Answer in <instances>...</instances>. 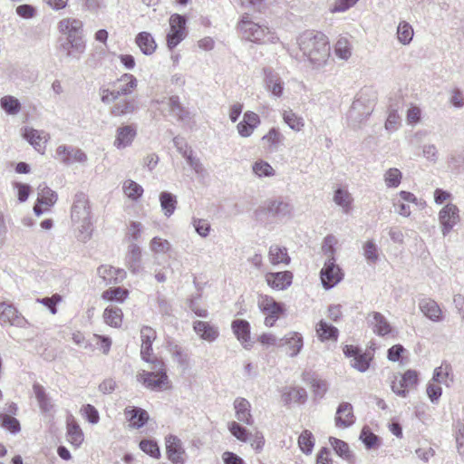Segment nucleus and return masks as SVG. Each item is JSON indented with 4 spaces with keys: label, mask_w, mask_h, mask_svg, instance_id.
<instances>
[{
    "label": "nucleus",
    "mask_w": 464,
    "mask_h": 464,
    "mask_svg": "<svg viewBox=\"0 0 464 464\" xmlns=\"http://www.w3.org/2000/svg\"><path fill=\"white\" fill-rule=\"evenodd\" d=\"M297 44L314 68H321L326 64L330 57V44L325 34L321 32L305 31L298 37Z\"/></svg>",
    "instance_id": "obj_1"
},
{
    "label": "nucleus",
    "mask_w": 464,
    "mask_h": 464,
    "mask_svg": "<svg viewBox=\"0 0 464 464\" xmlns=\"http://www.w3.org/2000/svg\"><path fill=\"white\" fill-rule=\"evenodd\" d=\"M376 100L375 92L369 88L362 89L355 96L348 111L349 124L357 128L363 123L372 113Z\"/></svg>",
    "instance_id": "obj_2"
},
{
    "label": "nucleus",
    "mask_w": 464,
    "mask_h": 464,
    "mask_svg": "<svg viewBox=\"0 0 464 464\" xmlns=\"http://www.w3.org/2000/svg\"><path fill=\"white\" fill-rule=\"evenodd\" d=\"M73 229L78 232H92V217L88 197L83 192L75 194L71 208Z\"/></svg>",
    "instance_id": "obj_3"
},
{
    "label": "nucleus",
    "mask_w": 464,
    "mask_h": 464,
    "mask_svg": "<svg viewBox=\"0 0 464 464\" xmlns=\"http://www.w3.org/2000/svg\"><path fill=\"white\" fill-rule=\"evenodd\" d=\"M150 364V371L143 370L140 372L137 375V380L146 388L153 391L169 388V380L164 362L158 358H154Z\"/></svg>",
    "instance_id": "obj_4"
},
{
    "label": "nucleus",
    "mask_w": 464,
    "mask_h": 464,
    "mask_svg": "<svg viewBox=\"0 0 464 464\" xmlns=\"http://www.w3.org/2000/svg\"><path fill=\"white\" fill-rule=\"evenodd\" d=\"M242 37L257 44L275 43L276 37L266 25L255 23L248 14H244L238 23Z\"/></svg>",
    "instance_id": "obj_5"
},
{
    "label": "nucleus",
    "mask_w": 464,
    "mask_h": 464,
    "mask_svg": "<svg viewBox=\"0 0 464 464\" xmlns=\"http://www.w3.org/2000/svg\"><path fill=\"white\" fill-rule=\"evenodd\" d=\"M58 30L70 40L72 49L79 54L85 50L82 39V22L76 18H64L58 23Z\"/></svg>",
    "instance_id": "obj_6"
},
{
    "label": "nucleus",
    "mask_w": 464,
    "mask_h": 464,
    "mask_svg": "<svg viewBox=\"0 0 464 464\" xmlns=\"http://www.w3.org/2000/svg\"><path fill=\"white\" fill-rule=\"evenodd\" d=\"M187 19L184 15L174 14L169 18L170 32L167 35L169 49L175 48L186 36Z\"/></svg>",
    "instance_id": "obj_7"
},
{
    "label": "nucleus",
    "mask_w": 464,
    "mask_h": 464,
    "mask_svg": "<svg viewBox=\"0 0 464 464\" xmlns=\"http://www.w3.org/2000/svg\"><path fill=\"white\" fill-rule=\"evenodd\" d=\"M343 274L341 268L335 264L334 257L328 258L320 272L322 285L325 289H331L336 285L342 279Z\"/></svg>",
    "instance_id": "obj_8"
},
{
    "label": "nucleus",
    "mask_w": 464,
    "mask_h": 464,
    "mask_svg": "<svg viewBox=\"0 0 464 464\" xmlns=\"http://www.w3.org/2000/svg\"><path fill=\"white\" fill-rule=\"evenodd\" d=\"M0 323L20 328H24L28 324V321L13 304L5 302L0 303Z\"/></svg>",
    "instance_id": "obj_9"
},
{
    "label": "nucleus",
    "mask_w": 464,
    "mask_h": 464,
    "mask_svg": "<svg viewBox=\"0 0 464 464\" xmlns=\"http://www.w3.org/2000/svg\"><path fill=\"white\" fill-rule=\"evenodd\" d=\"M265 88L271 95L279 99L284 93V82L279 74L273 71L272 68L266 67L263 69Z\"/></svg>",
    "instance_id": "obj_10"
},
{
    "label": "nucleus",
    "mask_w": 464,
    "mask_h": 464,
    "mask_svg": "<svg viewBox=\"0 0 464 464\" xmlns=\"http://www.w3.org/2000/svg\"><path fill=\"white\" fill-rule=\"evenodd\" d=\"M56 157L66 165H70L72 162L82 163L87 160L86 154L81 149L67 145H60L56 149Z\"/></svg>",
    "instance_id": "obj_11"
},
{
    "label": "nucleus",
    "mask_w": 464,
    "mask_h": 464,
    "mask_svg": "<svg viewBox=\"0 0 464 464\" xmlns=\"http://www.w3.org/2000/svg\"><path fill=\"white\" fill-rule=\"evenodd\" d=\"M137 135V127L134 124L121 125L117 128L114 147L123 150L130 147Z\"/></svg>",
    "instance_id": "obj_12"
},
{
    "label": "nucleus",
    "mask_w": 464,
    "mask_h": 464,
    "mask_svg": "<svg viewBox=\"0 0 464 464\" xmlns=\"http://www.w3.org/2000/svg\"><path fill=\"white\" fill-rule=\"evenodd\" d=\"M140 338H141V347H140V355L141 358L147 362H151V361L155 358L152 357V343L156 339V332L150 326H143L140 330Z\"/></svg>",
    "instance_id": "obj_13"
},
{
    "label": "nucleus",
    "mask_w": 464,
    "mask_h": 464,
    "mask_svg": "<svg viewBox=\"0 0 464 464\" xmlns=\"http://www.w3.org/2000/svg\"><path fill=\"white\" fill-rule=\"evenodd\" d=\"M260 124L259 116L251 111L244 113L243 120L237 125V130L241 137L247 138Z\"/></svg>",
    "instance_id": "obj_14"
},
{
    "label": "nucleus",
    "mask_w": 464,
    "mask_h": 464,
    "mask_svg": "<svg viewBox=\"0 0 464 464\" xmlns=\"http://www.w3.org/2000/svg\"><path fill=\"white\" fill-rule=\"evenodd\" d=\"M267 285L276 290H285L293 281V274L290 271L270 272L266 275Z\"/></svg>",
    "instance_id": "obj_15"
},
{
    "label": "nucleus",
    "mask_w": 464,
    "mask_h": 464,
    "mask_svg": "<svg viewBox=\"0 0 464 464\" xmlns=\"http://www.w3.org/2000/svg\"><path fill=\"white\" fill-rule=\"evenodd\" d=\"M439 219L444 230H450L459 221V208L456 205L449 203L441 208Z\"/></svg>",
    "instance_id": "obj_16"
},
{
    "label": "nucleus",
    "mask_w": 464,
    "mask_h": 464,
    "mask_svg": "<svg viewBox=\"0 0 464 464\" xmlns=\"http://www.w3.org/2000/svg\"><path fill=\"white\" fill-rule=\"evenodd\" d=\"M419 308L421 313L430 321L438 323L442 321V311L436 301L429 297L419 300Z\"/></svg>",
    "instance_id": "obj_17"
},
{
    "label": "nucleus",
    "mask_w": 464,
    "mask_h": 464,
    "mask_svg": "<svg viewBox=\"0 0 464 464\" xmlns=\"http://www.w3.org/2000/svg\"><path fill=\"white\" fill-rule=\"evenodd\" d=\"M97 273L107 285L120 284L126 277V272L123 269L115 268L108 265L100 266L97 269Z\"/></svg>",
    "instance_id": "obj_18"
},
{
    "label": "nucleus",
    "mask_w": 464,
    "mask_h": 464,
    "mask_svg": "<svg viewBox=\"0 0 464 464\" xmlns=\"http://www.w3.org/2000/svg\"><path fill=\"white\" fill-rule=\"evenodd\" d=\"M124 414L130 423V427L133 429H140L143 427L149 420L148 412L139 407L128 406L124 410Z\"/></svg>",
    "instance_id": "obj_19"
},
{
    "label": "nucleus",
    "mask_w": 464,
    "mask_h": 464,
    "mask_svg": "<svg viewBox=\"0 0 464 464\" xmlns=\"http://www.w3.org/2000/svg\"><path fill=\"white\" fill-rule=\"evenodd\" d=\"M304 345L303 337L299 333L291 332L279 339L278 347H288V354L290 357H295Z\"/></svg>",
    "instance_id": "obj_20"
},
{
    "label": "nucleus",
    "mask_w": 464,
    "mask_h": 464,
    "mask_svg": "<svg viewBox=\"0 0 464 464\" xmlns=\"http://www.w3.org/2000/svg\"><path fill=\"white\" fill-rule=\"evenodd\" d=\"M138 81L130 73H124L120 79L113 82L116 97L130 94L137 87Z\"/></svg>",
    "instance_id": "obj_21"
},
{
    "label": "nucleus",
    "mask_w": 464,
    "mask_h": 464,
    "mask_svg": "<svg viewBox=\"0 0 464 464\" xmlns=\"http://www.w3.org/2000/svg\"><path fill=\"white\" fill-rule=\"evenodd\" d=\"M259 309L266 314L280 316L285 312L283 303L276 302L272 296L261 295L258 297Z\"/></svg>",
    "instance_id": "obj_22"
},
{
    "label": "nucleus",
    "mask_w": 464,
    "mask_h": 464,
    "mask_svg": "<svg viewBox=\"0 0 464 464\" xmlns=\"http://www.w3.org/2000/svg\"><path fill=\"white\" fill-rule=\"evenodd\" d=\"M334 420L337 427L347 428L352 426L355 421L352 404L349 402L340 403Z\"/></svg>",
    "instance_id": "obj_23"
},
{
    "label": "nucleus",
    "mask_w": 464,
    "mask_h": 464,
    "mask_svg": "<svg viewBox=\"0 0 464 464\" xmlns=\"http://www.w3.org/2000/svg\"><path fill=\"white\" fill-rule=\"evenodd\" d=\"M368 323L373 332L379 336H385L392 332V326L387 319L379 312H372L368 315Z\"/></svg>",
    "instance_id": "obj_24"
},
{
    "label": "nucleus",
    "mask_w": 464,
    "mask_h": 464,
    "mask_svg": "<svg viewBox=\"0 0 464 464\" xmlns=\"http://www.w3.org/2000/svg\"><path fill=\"white\" fill-rule=\"evenodd\" d=\"M193 330L203 340L214 342L219 335L218 328L205 321H195Z\"/></svg>",
    "instance_id": "obj_25"
},
{
    "label": "nucleus",
    "mask_w": 464,
    "mask_h": 464,
    "mask_svg": "<svg viewBox=\"0 0 464 464\" xmlns=\"http://www.w3.org/2000/svg\"><path fill=\"white\" fill-rule=\"evenodd\" d=\"M266 210L268 214L278 218H284L290 216L293 207L283 199H274L266 203Z\"/></svg>",
    "instance_id": "obj_26"
},
{
    "label": "nucleus",
    "mask_w": 464,
    "mask_h": 464,
    "mask_svg": "<svg viewBox=\"0 0 464 464\" xmlns=\"http://www.w3.org/2000/svg\"><path fill=\"white\" fill-rule=\"evenodd\" d=\"M166 450L169 459L174 464L183 463L182 455L184 453V450L181 448V442L178 437L169 435L166 438Z\"/></svg>",
    "instance_id": "obj_27"
},
{
    "label": "nucleus",
    "mask_w": 464,
    "mask_h": 464,
    "mask_svg": "<svg viewBox=\"0 0 464 464\" xmlns=\"http://www.w3.org/2000/svg\"><path fill=\"white\" fill-rule=\"evenodd\" d=\"M234 408L236 411V418L240 422L246 425H252L254 420L251 415V405L245 398L238 397L234 401Z\"/></svg>",
    "instance_id": "obj_28"
},
{
    "label": "nucleus",
    "mask_w": 464,
    "mask_h": 464,
    "mask_svg": "<svg viewBox=\"0 0 464 464\" xmlns=\"http://www.w3.org/2000/svg\"><path fill=\"white\" fill-rule=\"evenodd\" d=\"M285 136L277 128H271L269 131L262 137V141L266 145L268 152H276L284 144Z\"/></svg>",
    "instance_id": "obj_29"
},
{
    "label": "nucleus",
    "mask_w": 464,
    "mask_h": 464,
    "mask_svg": "<svg viewBox=\"0 0 464 464\" xmlns=\"http://www.w3.org/2000/svg\"><path fill=\"white\" fill-rule=\"evenodd\" d=\"M168 106L172 115H174L178 121L188 122L191 120L190 111L180 103L179 96H170L168 101Z\"/></svg>",
    "instance_id": "obj_30"
},
{
    "label": "nucleus",
    "mask_w": 464,
    "mask_h": 464,
    "mask_svg": "<svg viewBox=\"0 0 464 464\" xmlns=\"http://www.w3.org/2000/svg\"><path fill=\"white\" fill-rule=\"evenodd\" d=\"M315 331L321 342L325 341H337L339 331L338 329L327 324L324 320H320L316 324Z\"/></svg>",
    "instance_id": "obj_31"
},
{
    "label": "nucleus",
    "mask_w": 464,
    "mask_h": 464,
    "mask_svg": "<svg viewBox=\"0 0 464 464\" xmlns=\"http://www.w3.org/2000/svg\"><path fill=\"white\" fill-rule=\"evenodd\" d=\"M307 392L302 387H289L285 388L282 394V400L285 404L291 402L304 403L306 401Z\"/></svg>",
    "instance_id": "obj_32"
},
{
    "label": "nucleus",
    "mask_w": 464,
    "mask_h": 464,
    "mask_svg": "<svg viewBox=\"0 0 464 464\" xmlns=\"http://www.w3.org/2000/svg\"><path fill=\"white\" fill-rule=\"evenodd\" d=\"M232 329L237 340L246 348V343L250 340V324L244 319H237L232 322Z\"/></svg>",
    "instance_id": "obj_33"
},
{
    "label": "nucleus",
    "mask_w": 464,
    "mask_h": 464,
    "mask_svg": "<svg viewBox=\"0 0 464 464\" xmlns=\"http://www.w3.org/2000/svg\"><path fill=\"white\" fill-rule=\"evenodd\" d=\"M140 258H141V250H140V246H137L136 244H130L129 246L126 261H127L129 269L133 274H137L140 270Z\"/></svg>",
    "instance_id": "obj_34"
},
{
    "label": "nucleus",
    "mask_w": 464,
    "mask_h": 464,
    "mask_svg": "<svg viewBox=\"0 0 464 464\" xmlns=\"http://www.w3.org/2000/svg\"><path fill=\"white\" fill-rule=\"evenodd\" d=\"M136 44L140 47V51L146 54H152L157 47L154 38L148 32H141L136 36Z\"/></svg>",
    "instance_id": "obj_35"
},
{
    "label": "nucleus",
    "mask_w": 464,
    "mask_h": 464,
    "mask_svg": "<svg viewBox=\"0 0 464 464\" xmlns=\"http://www.w3.org/2000/svg\"><path fill=\"white\" fill-rule=\"evenodd\" d=\"M138 109V102L135 99H124L111 108V113L114 116H122L134 112Z\"/></svg>",
    "instance_id": "obj_36"
},
{
    "label": "nucleus",
    "mask_w": 464,
    "mask_h": 464,
    "mask_svg": "<svg viewBox=\"0 0 464 464\" xmlns=\"http://www.w3.org/2000/svg\"><path fill=\"white\" fill-rule=\"evenodd\" d=\"M24 138L37 150L44 148L43 145L46 142L44 132L33 128H24Z\"/></svg>",
    "instance_id": "obj_37"
},
{
    "label": "nucleus",
    "mask_w": 464,
    "mask_h": 464,
    "mask_svg": "<svg viewBox=\"0 0 464 464\" xmlns=\"http://www.w3.org/2000/svg\"><path fill=\"white\" fill-rule=\"evenodd\" d=\"M37 201L45 207H51L57 201V194L51 189L45 183H41L38 188Z\"/></svg>",
    "instance_id": "obj_38"
},
{
    "label": "nucleus",
    "mask_w": 464,
    "mask_h": 464,
    "mask_svg": "<svg viewBox=\"0 0 464 464\" xmlns=\"http://www.w3.org/2000/svg\"><path fill=\"white\" fill-rule=\"evenodd\" d=\"M282 118L284 122L294 131H300L304 126V119L291 109L284 110Z\"/></svg>",
    "instance_id": "obj_39"
},
{
    "label": "nucleus",
    "mask_w": 464,
    "mask_h": 464,
    "mask_svg": "<svg viewBox=\"0 0 464 464\" xmlns=\"http://www.w3.org/2000/svg\"><path fill=\"white\" fill-rule=\"evenodd\" d=\"M67 440L75 447H79L83 441V432L74 420L67 422Z\"/></svg>",
    "instance_id": "obj_40"
},
{
    "label": "nucleus",
    "mask_w": 464,
    "mask_h": 464,
    "mask_svg": "<svg viewBox=\"0 0 464 464\" xmlns=\"http://www.w3.org/2000/svg\"><path fill=\"white\" fill-rule=\"evenodd\" d=\"M160 202L161 209L167 217H170L174 213L178 204L176 196L169 191L160 194Z\"/></svg>",
    "instance_id": "obj_41"
},
{
    "label": "nucleus",
    "mask_w": 464,
    "mask_h": 464,
    "mask_svg": "<svg viewBox=\"0 0 464 464\" xmlns=\"http://www.w3.org/2000/svg\"><path fill=\"white\" fill-rule=\"evenodd\" d=\"M335 55L342 60L347 61L352 55V44L345 36H341L334 45Z\"/></svg>",
    "instance_id": "obj_42"
},
{
    "label": "nucleus",
    "mask_w": 464,
    "mask_h": 464,
    "mask_svg": "<svg viewBox=\"0 0 464 464\" xmlns=\"http://www.w3.org/2000/svg\"><path fill=\"white\" fill-rule=\"evenodd\" d=\"M0 106L9 115H16L22 108L19 100L12 95H5L0 99Z\"/></svg>",
    "instance_id": "obj_43"
},
{
    "label": "nucleus",
    "mask_w": 464,
    "mask_h": 464,
    "mask_svg": "<svg viewBox=\"0 0 464 464\" xmlns=\"http://www.w3.org/2000/svg\"><path fill=\"white\" fill-rule=\"evenodd\" d=\"M269 260L273 265H278L281 263L288 264L290 262V257L285 247L271 246L269 249Z\"/></svg>",
    "instance_id": "obj_44"
},
{
    "label": "nucleus",
    "mask_w": 464,
    "mask_h": 464,
    "mask_svg": "<svg viewBox=\"0 0 464 464\" xmlns=\"http://www.w3.org/2000/svg\"><path fill=\"white\" fill-rule=\"evenodd\" d=\"M33 390L40 409L45 412L49 411L52 409L53 405L50 402V399L46 394L44 388L39 383H34L33 386Z\"/></svg>",
    "instance_id": "obj_45"
},
{
    "label": "nucleus",
    "mask_w": 464,
    "mask_h": 464,
    "mask_svg": "<svg viewBox=\"0 0 464 464\" xmlns=\"http://www.w3.org/2000/svg\"><path fill=\"white\" fill-rule=\"evenodd\" d=\"M122 189L124 194L133 201H137L143 194V188L131 179L124 181Z\"/></svg>",
    "instance_id": "obj_46"
},
{
    "label": "nucleus",
    "mask_w": 464,
    "mask_h": 464,
    "mask_svg": "<svg viewBox=\"0 0 464 464\" xmlns=\"http://www.w3.org/2000/svg\"><path fill=\"white\" fill-rule=\"evenodd\" d=\"M298 445L303 453L311 454L314 446V437L313 433L304 430L298 438Z\"/></svg>",
    "instance_id": "obj_47"
},
{
    "label": "nucleus",
    "mask_w": 464,
    "mask_h": 464,
    "mask_svg": "<svg viewBox=\"0 0 464 464\" xmlns=\"http://www.w3.org/2000/svg\"><path fill=\"white\" fill-rule=\"evenodd\" d=\"M397 37L401 44H409L413 37L412 26L408 22H400L397 28Z\"/></svg>",
    "instance_id": "obj_48"
},
{
    "label": "nucleus",
    "mask_w": 464,
    "mask_h": 464,
    "mask_svg": "<svg viewBox=\"0 0 464 464\" xmlns=\"http://www.w3.org/2000/svg\"><path fill=\"white\" fill-rule=\"evenodd\" d=\"M334 201L335 204L342 207L345 213H348L353 198L346 189L339 188L334 191Z\"/></svg>",
    "instance_id": "obj_49"
},
{
    "label": "nucleus",
    "mask_w": 464,
    "mask_h": 464,
    "mask_svg": "<svg viewBox=\"0 0 464 464\" xmlns=\"http://www.w3.org/2000/svg\"><path fill=\"white\" fill-rule=\"evenodd\" d=\"M329 441L336 454L344 459L351 461L353 454L350 451L349 445L345 441L334 437H330Z\"/></svg>",
    "instance_id": "obj_50"
},
{
    "label": "nucleus",
    "mask_w": 464,
    "mask_h": 464,
    "mask_svg": "<svg viewBox=\"0 0 464 464\" xmlns=\"http://www.w3.org/2000/svg\"><path fill=\"white\" fill-rule=\"evenodd\" d=\"M105 322L114 327H119L122 321V312L118 307H108L104 311Z\"/></svg>",
    "instance_id": "obj_51"
},
{
    "label": "nucleus",
    "mask_w": 464,
    "mask_h": 464,
    "mask_svg": "<svg viewBox=\"0 0 464 464\" xmlns=\"http://www.w3.org/2000/svg\"><path fill=\"white\" fill-rule=\"evenodd\" d=\"M129 295V291L121 287H111L102 293V298L108 301L123 302Z\"/></svg>",
    "instance_id": "obj_52"
},
{
    "label": "nucleus",
    "mask_w": 464,
    "mask_h": 464,
    "mask_svg": "<svg viewBox=\"0 0 464 464\" xmlns=\"http://www.w3.org/2000/svg\"><path fill=\"white\" fill-rule=\"evenodd\" d=\"M451 374V367L448 363H442L440 366L435 368L432 377V382L437 383H444L449 386L448 379Z\"/></svg>",
    "instance_id": "obj_53"
},
{
    "label": "nucleus",
    "mask_w": 464,
    "mask_h": 464,
    "mask_svg": "<svg viewBox=\"0 0 464 464\" xmlns=\"http://www.w3.org/2000/svg\"><path fill=\"white\" fill-rule=\"evenodd\" d=\"M0 425L13 434L18 433L21 430L19 420L5 413H0Z\"/></svg>",
    "instance_id": "obj_54"
},
{
    "label": "nucleus",
    "mask_w": 464,
    "mask_h": 464,
    "mask_svg": "<svg viewBox=\"0 0 464 464\" xmlns=\"http://www.w3.org/2000/svg\"><path fill=\"white\" fill-rule=\"evenodd\" d=\"M454 436L458 453L464 461V423L458 421L454 426Z\"/></svg>",
    "instance_id": "obj_55"
},
{
    "label": "nucleus",
    "mask_w": 464,
    "mask_h": 464,
    "mask_svg": "<svg viewBox=\"0 0 464 464\" xmlns=\"http://www.w3.org/2000/svg\"><path fill=\"white\" fill-rule=\"evenodd\" d=\"M402 174L397 168H391L384 173V181L388 188H397L401 184Z\"/></svg>",
    "instance_id": "obj_56"
},
{
    "label": "nucleus",
    "mask_w": 464,
    "mask_h": 464,
    "mask_svg": "<svg viewBox=\"0 0 464 464\" xmlns=\"http://www.w3.org/2000/svg\"><path fill=\"white\" fill-rule=\"evenodd\" d=\"M363 256L369 264H375L379 259L378 247L376 244L369 240L363 245Z\"/></svg>",
    "instance_id": "obj_57"
},
{
    "label": "nucleus",
    "mask_w": 464,
    "mask_h": 464,
    "mask_svg": "<svg viewBox=\"0 0 464 464\" xmlns=\"http://www.w3.org/2000/svg\"><path fill=\"white\" fill-rule=\"evenodd\" d=\"M360 440L367 449H372L379 445L380 439L377 435L372 433L367 427H364L360 434Z\"/></svg>",
    "instance_id": "obj_58"
},
{
    "label": "nucleus",
    "mask_w": 464,
    "mask_h": 464,
    "mask_svg": "<svg viewBox=\"0 0 464 464\" xmlns=\"http://www.w3.org/2000/svg\"><path fill=\"white\" fill-rule=\"evenodd\" d=\"M252 169L253 172L258 177H271L275 174L272 166L264 160L256 161Z\"/></svg>",
    "instance_id": "obj_59"
},
{
    "label": "nucleus",
    "mask_w": 464,
    "mask_h": 464,
    "mask_svg": "<svg viewBox=\"0 0 464 464\" xmlns=\"http://www.w3.org/2000/svg\"><path fill=\"white\" fill-rule=\"evenodd\" d=\"M36 302L47 307L52 314H56L57 304L62 302V296L54 294L50 297L37 298Z\"/></svg>",
    "instance_id": "obj_60"
},
{
    "label": "nucleus",
    "mask_w": 464,
    "mask_h": 464,
    "mask_svg": "<svg viewBox=\"0 0 464 464\" xmlns=\"http://www.w3.org/2000/svg\"><path fill=\"white\" fill-rule=\"evenodd\" d=\"M418 382V374L414 370H408L404 372L400 380V387L411 389L417 384Z\"/></svg>",
    "instance_id": "obj_61"
},
{
    "label": "nucleus",
    "mask_w": 464,
    "mask_h": 464,
    "mask_svg": "<svg viewBox=\"0 0 464 464\" xmlns=\"http://www.w3.org/2000/svg\"><path fill=\"white\" fill-rule=\"evenodd\" d=\"M140 450L150 457L158 459L160 456L158 444L150 440H142L140 442Z\"/></svg>",
    "instance_id": "obj_62"
},
{
    "label": "nucleus",
    "mask_w": 464,
    "mask_h": 464,
    "mask_svg": "<svg viewBox=\"0 0 464 464\" xmlns=\"http://www.w3.org/2000/svg\"><path fill=\"white\" fill-rule=\"evenodd\" d=\"M228 430L240 441L246 442L249 439L247 430L236 421L228 424Z\"/></svg>",
    "instance_id": "obj_63"
},
{
    "label": "nucleus",
    "mask_w": 464,
    "mask_h": 464,
    "mask_svg": "<svg viewBox=\"0 0 464 464\" xmlns=\"http://www.w3.org/2000/svg\"><path fill=\"white\" fill-rule=\"evenodd\" d=\"M359 0H335L330 7L331 13H343L356 5Z\"/></svg>",
    "instance_id": "obj_64"
}]
</instances>
